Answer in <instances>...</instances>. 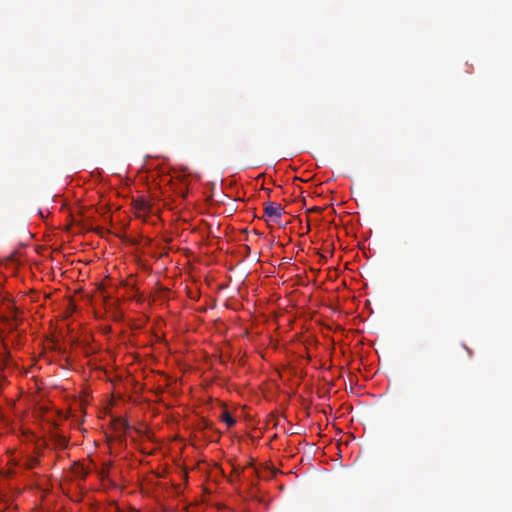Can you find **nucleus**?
<instances>
[{
	"mask_svg": "<svg viewBox=\"0 0 512 512\" xmlns=\"http://www.w3.org/2000/svg\"><path fill=\"white\" fill-rule=\"evenodd\" d=\"M221 418L228 427H232L236 423L235 418L228 411H224Z\"/></svg>",
	"mask_w": 512,
	"mask_h": 512,
	"instance_id": "obj_2",
	"label": "nucleus"
},
{
	"mask_svg": "<svg viewBox=\"0 0 512 512\" xmlns=\"http://www.w3.org/2000/svg\"><path fill=\"white\" fill-rule=\"evenodd\" d=\"M308 211H309V212H311V211H314V212H321V208H319V207H313V208L309 209Z\"/></svg>",
	"mask_w": 512,
	"mask_h": 512,
	"instance_id": "obj_7",
	"label": "nucleus"
},
{
	"mask_svg": "<svg viewBox=\"0 0 512 512\" xmlns=\"http://www.w3.org/2000/svg\"><path fill=\"white\" fill-rule=\"evenodd\" d=\"M118 422H119V425H120L123 429H126V428H127L128 424H127V422H126L125 420L120 419V420H118Z\"/></svg>",
	"mask_w": 512,
	"mask_h": 512,
	"instance_id": "obj_5",
	"label": "nucleus"
},
{
	"mask_svg": "<svg viewBox=\"0 0 512 512\" xmlns=\"http://www.w3.org/2000/svg\"><path fill=\"white\" fill-rule=\"evenodd\" d=\"M56 443H57L60 447L64 448V447H66V445H67V439H66L65 437H63V436H59V435H58V436H56Z\"/></svg>",
	"mask_w": 512,
	"mask_h": 512,
	"instance_id": "obj_4",
	"label": "nucleus"
},
{
	"mask_svg": "<svg viewBox=\"0 0 512 512\" xmlns=\"http://www.w3.org/2000/svg\"><path fill=\"white\" fill-rule=\"evenodd\" d=\"M130 512H139V511L133 510V511H130Z\"/></svg>",
	"mask_w": 512,
	"mask_h": 512,
	"instance_id": "obj_8",
	"label": "nucleus"
},
{
	"mask_svg": "<svg viewBox=\"0 0 512 512\" xmlns=\"http://www.w3.org/2000/svg\"><path fill=\"white\" fill-rule=\"evenodd\" d=\"M264 213L266 216L273 218L276 223H279L280 218L285 213V210L281 204L268 202L265 204Z\"/></svg>",
	"mask_w": 512,
	"mask_h": 512,
	"instance_id": "obj_1",
	"label": "nucleus"
},
{
	"mask_svg": "<svg viewBox=\"0 0 512 512\" xmlns=\"http://www.w3.org/2000/svg\"><path fill=\"white\" fill-rule=\"evenodd\" d=\"M135 205L140 211L147 212L149 210V205L145 200H137Z\"/></svg>",
	"mask_w": 512,
	"mask_h": 512,
	"instance_id": "obj_3",
	"label": "nucleus"
},
{
	"mask_svg": "<svg viewBox=\"0 0 512 512\" xmlns=\"http://www.w3.org/2000/svg\"><path fill=\"white\" fill-rule=\"evenodd\" d=\"M109 466H110V464L107 465L106 468L102 470V472H101L102 476L107 475Z\"/></svg>",
	"mask_w": 512,
	"mask_h": 512,
	"instance_id": "obj_6",
	"label": "nucleus"
}]
</instances>
